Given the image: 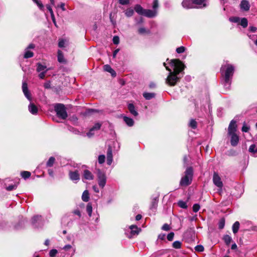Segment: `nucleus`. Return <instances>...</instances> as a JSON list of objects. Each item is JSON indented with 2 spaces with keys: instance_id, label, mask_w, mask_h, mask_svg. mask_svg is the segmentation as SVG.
<instances>
[{
  "instance_id": "nucleus-1",
  "label": "nucleus",
  "mask_w": 257,
  "mask_h": 257,
  "mask_svg": "<svg viewBox=\"0 0 257 257\" xmlns=\"http://www.w3.org/2000/svg\"><path fill=\"white\" fill-rule=\"evenodd\" d=\"M234 72V67L231 64H222L220 68V72L223 77L222 83L226 90L230 89L231 80Z\"/></svg>"
},
{
  "instance_id": "nucleus-2",
  "label": "nucleus",
  "mask_w": 257,
  "mask_h": 257,
  "mask_svg": "<svg viewBox=\"0 0 257 257\" xmlns=\"http://www.w3.org/2000/svg\"><path fill=\"white\" fill-rule=\"evenodd\" d=\"M170 64L172 67H174V71H172V73L178 76L185 67V65L179 59H172Z\"/></svg>"
},
{
  "instance_id": "nucleus-3",
  "label": "nucleus",
  "mask_w": 257,
  "mask_h": 257,
  "mask_svg": "<svg viewBox=\"0 0 257 257\" xmlns=\"http://www.w3.org/2000/svg\"><path fill=\"white\" fill-rule=\"evenodd\" d=\"M193 169L191 167L187 168L185 172V176L182 178L180 185L181 186H187L190 185L192 180Z\"/></svg>"
},
{
  "instance_id": "nucleus-4",
  "label": "nucleus",
  "mask_w": 257,
  "mask_h": 257,
  "mask_svg": "<svg viewBox=\"0 0 257 257\" xmlns=\"http://www.w3.org/2000/svg\"><path fill=\"white\" fill-rule=\"evenodd\" d=\"M167 70L169 71V74L166 80V83L171 86H175L179 81L180 77L172 73V70L169 67L166 66V63H163Z\"/></svg>"
},
{
  "instance_id": "nucleus-5",
  "label": "nucleus",
  "mask_w": 257,
  "mask_h": 257,
  "mask_svg": "<svg viewBox=\"0 0 257 257\" xmlns=\"http://www.w3.org/2000/svg\"><path fill=\"white\" fill-rule=\"evenodd\" d=\"M54 109L57 113V115L59 117L63 119H65L67 117L68 114L66 111V107L63 104H56L54 106Z\"/></svg>"
},
{
  "instance_id": "nucleus-6",
  "label": "nucleus",
  "mask_w": 257,
  "mask_h": 257,
  "mask_svg": "<svg viewBox=\"0 0 257 257\" xmlns=\"http://www.w3.org/2000/svg\"><path fill=\"white\" fill-rule=\"evenodd\" d=\"M213 182L214 184L218 188V192L219 194L222 192L223 183L221 178L216 172H214L213 176Z\"/></svg>"
},
{
  "instance_id": "nucleus-7",
  "label": "nucleus",
  "mask_w": 257,
  "mask_h": 257,
  "mask_svg": "<svg viewBox=\"0 0 257 257\" xmlns=\"http://www.w3.org/2000/svg\"><path fill=\"white\" fill-rule=\"evenodd\" d=\"M32 223L35 227H41L43 225L42 216L40 215L34 216L32 219Z\"/></svg>"
},
{
  "instance_id": "nucleus-8",
  "label": "nucleus",
  "mask_w": 257,
  "mask_h": 257,
  "mask_svg": "<svg viewBox=\"0 0 257 257\" xmlns=\"http://www.w3.org/2000/svg\"><path fill=\"white\" fill-rule=\"evenodd\" d=\"M97 176L98 185L100 187L103 188L106 184V176L105 174L100 171L98 172Z\"/></svg>"
},
{
  "instance_id": "nucleus-9",
  "label": "nucleus",
  "mask_w": 257,
  "mask_h": 257,
  "mask_svg": "<svg viewBox=\"0 0 257 257\" xmlns=\"http://www.w3.org/2000/svg\"><path fill=\"white\" fill-rule=\"evenodd\" d=\"M129 230L127 231H130L129 234L127 232H125L127 236L129 238H132L133 236L137 235L139 233V228L136 225H132L129 227Z\"/></svg>"
},
{
  "instance_id": "nucleus-10",
  "label": "nucleus",
  "mask_w": 257,
  "mask_h": 257,
  "mask_svg": "<svg viewBox=\"0 0 257 257\" xmlns=\"http://www.w3.org/2000/svg\"><path fill=\"white\" fill-rule=\"evenodd\" d=\"M69 176L70 179L75 183H77L80 180V174L77 170L69 171Z\"/></svg>"
},
{
  "instance_id": "nucleus-11",
  "label": "nucleus",
  "mask_w": 257,
  "mask_h": 257,
  "mask_svg": "<svg viewBox=\"0 0 257 257\" xmlns=\"http://www.w3.org/2000/svg\"><path fill=\"white\" fill-rule=\"evenodd\" d=\"M182 6L186 9L196 8L193 0H183L182 2Z\"/></svg>"
},
{
  "instance_id": "nucleus-12",
  "label": "nucleus",
  "mask_w": 257,
  "mask_h": 257,
  "mask_svg": "<svg viewBox=\"0 0 257 257\" xmlns=\"http://www.w3.org/2000/svg\"><path fill=\"white\" fill-rule=\"evenodd\" d=\"M22 89L23 91L24 92V94L25 96L27 97V98L30 100L31 101V94L29 91L27 83L26 81H23L22 84Z\"/></svg>"
},
{
  "instance_id": "nucleus-13",
  "label": "nucleus",
  "mask_w": 257,
  "mask_h": 257,
  "mask_svg": "<svg viewBox=\"0 0 257 257\" xmlns=\"http://www.w3.org/2000/svg\"><path fill=\"white\" fill-rule=\"evenodd\" d=\"M228 134L229 136H231V140H230L231 145L233 147L236 146L239 142L238 136L236 134V133H228Z\"/></svg>"
},
{
  "instance_id": "nucleus-14",
  "label": "nucleus",
  "mask_w": 257,
  "mask_h": 257,
  "mask_svg": "<svg viewBox=\"0 0 257 257\" xmlns=\"http://www.w3.org/2000/svg\"><path fill=\"white\" fill-rule=\"evenodd\" d=\"M196 8H203L207 6L206 0H193Z\"/></svg>"
},
{
  "instance_id": "nucleus-15",
  "label": "nucleus",
  "mask_w": 257,
  "mask_h": 257,
  "mask_svg": "<svg viewBox=\"0 0 257 257\" xmlns=\"http://www.w3.org/2000/svg\"><path fill=\"white\" fill-rule=\"evenodd\" d=\"M237 125L236 124V121L234 120H232L229 125L228 128V133H235L236 131Z\"/></svg>"
},
{
  "instance_id": "nucleus-16",
  "label": "nucleus",
  "mask_w": 257,
  "mask_h": 257,
  "mask_svg": "<svg viewBox=\"0 0 257 257\" xmlns=\"http://www.w3.org/2000/svg\"><path fill=\"white\" fill-rule=\"evenodd\" d=\"M240 9L244 11H248L250 9L249 2L246 0H242L240 4Z\"/></svg>"
},
{
  "instance_id": "nucleus-17",
  "label": "nucleus",
  "mask_w": 257,
  "mask_h": 257,
  "mask_svg": "<svg viewBox=\"0 0 257 257\" xmlns=\"http://www.w3.org/2000/svg\"><path fill=\"white\" fill-rule=\"evenodd\" d=\"M156 10H146L143 16L148 18H154L157 15Z\"/></svg>"
},
{
  "instance_id": "nucleus-18",
  "label": "nucleus",
  "mask_w": 257,
  "mask_h": 257,
  "mask_svg": "<svg viewBox=\"0 0 257 257\" xmlns=\"http://www.w3.org/2000/svg\"><path fill=\"white\" fill-rule=\"evenodd\" d=\"M112 162V149L110 147H109L107 151V164L110 165Z\"/></svg>"
},
{
  "instance_id": "nucleus-19",
  "label": "nucleus",
  "mask_w": 257,
  "mask_h": 257,
  "mask_svg": "<svg viewBox=\"0 0 257 257\" xmlns=\"http://www.w3.org/2000/svg\"><path fill=\"white\" fill-rule=\"evenodd\" d=\"M83 177L86 180H92L93 179V175L92 173L88 170H85L83 172Z\"/></svg>"
},
{
  "instance_id": "nucleus-20",
  "label": "nucleus",
  "mask_w": 257,
  "mask_h": 257,
  "mask_svg": "<svg viewBox=\"0 0 257 257\" xmlns=\"http://www.w3.org/2000/svg\"><path fill=\"white\" fill-rule=\"evenodd\" d=\"M29 111L33 114H37L38 112L37 107L33 103H30L28 106Z\"/></svg>"
},
{
  "instance_id": "nucleus-21",
  "label": "nucleus",
  "mask_w": 257,
  "mask_h": 257,
  "mask_svg": "<svg viewBox=\"0 0 257 257\" xmlns=\"http://www.w3.org/2000/svg\"><path fill=\"white\" fill-rule=\"evenodd\" d=\"M135 11L139 15H144L145 9L140 5H136L134 7Z\"/></svg>"
},
{
  "instance_id": "nucleus-22",
  "label": "nucleus",
  "mask_w": 257,
  "mask_h": 257,
  "mask_svg": "<svg viewBox=\"0 0 257 257\" xmlns=\"http://www.w3.org/2000/svg\"><path fill=\"white\" fill-rule=\"evenodd\" d=\"M128 109L132 114L136 116L138 115V113L135 109L134 105L132 103L128 104Z\"/></svg>"
},
{
  "instance_id": "nucleus-23",
  "label": "nucleus",
  "mask_w": 257,
  "mask_h": 257,
  "mask_svg": "<svg viewBox=\"0 0 257 257\" xmlns=\"http://www.w3.org/2000/svg\"><path fill=\"white\" fill-rule=\"evenodd\" d=\"M103 68H104V70L105 71L109 72L110 73H111V74L112 76H115L116 75V73L115 72V71L111 68V67L109 65H105L103 66Z\"/></svg>"
},
{
  "instance_id": "nucleus-24",
  "label": "nucleus",
  "mask_w": 257,
  "mask_h": 257,
  "mask_svg": "<svg viewBox=\"0 0 257 257\" xmlns=\"http://www.w3.org/2000/svg\"><path fill=\"white\" fill-rule=\"evenodd\" d=\"M123 119V121L129 126H132L134 125V121L132 118L127 117V116H124Z\"/></svg>"
},
{
  "instance_id": "nucleus-25",
  "label": "nucleus",
  "mask_w": 257,
  "mask_h": 257,
  "mask_svg": "<svg viewBox=\"0 0 257 257\" xmlns=\"http://www.w3.org/2000/svg\"><path fill=\"white\" fill-rule=\"evenodd\" d=\"M143 95L145 98L147 100H150L154 98L156 96V94L155 93L149 92H144Z\"/></svg>"
},
{
  "instance_id": "nucleus-26",
  "label": "nucleus",
  "mask_w": 257,
  "mask_h": 257,
  "mask_svg": "<svg viewBox=\"0 0 257 257\" xmlns=\"http://www.w3.org/2000/svg\"><path fill=\"white\" fill-rule=\"evenodd\" d=\"M37 71L38 72H41L44 71H48V69L46 68V66L45 65H43L40 63L37 64Z\"/></svg>"
},
{
  "instance_id": "nucleus-27",
  "label": "nucleus",
  "mask_w": 257,
  "mask_h": 257,
  "mask_svg": "<svg viewBox=\"0 0 257 257\" xmlns=\"http://www.w3.org/2000/svg\"><path fill=\"white\" fill-rule=\"evenodd\" d=\"M89 199V194L88 191L86 190H85L82 195V200L84 202H88Z\"/></svg>"
},
{
  "instance_id": "nucleus-28",
  "label": "nucleus",
  "mask_w": 257,
  "mask_h": 257,
  "mask_svg": "<svg viewBox=\"0 0 257 257\" xmlns=\"http://www.w3.org/2000/svg\"><path fill=\"white\" fill-rule=\"evenodd\" d=\"M46 7L51 14V17L52 20L53 21V22L54 23V25L56 26V20L55 19L54 14V13L53 12V10L51 8V6L49 5H47L46 6Z\"/></svg>"
},
{
  "instance_id": "nucleus-29",
  "label": "nucleus",
  "mask_w": 257,
  "mask_h": 257,
  "mask_svg": "<svg viewBox=\"0 0 257 257\" xmlns=\"http://www.w3.org/2000/svg\"><path fill=\"white\" fill-rule=\"evenodd\" d=\"M248 151L254 156H257V147L254 144L251 145L249 147Z\"/></svg>"
},
{
  "instance_id": "nucleus-30",
  "label": "nucleus",
  "mask_w": 257,
  "mask_h": 257,
  "mask_svg": "<svg viewBox=\"0 0 257 257\" xmlns=\"http://www.w3.org/2000/svg\"><path fill=\"white\" fill-rule=\"evenodd\" d=\"M58 61L60 63H65L66 62L63 53L60 50H59L58 52Z\"/></svg>"
},
{
  "instance_id": "nucleus-31",
  "label": "nucleus",
  "mask_w": 257,
  "mask_h": 257,
  "mask_svg": "<svg viewBox=\"0 0 257 257\" xmlns=\"http://www.w3.org/2000/svg\"><path fill=\"white\" fill-rule=\"evenodd\" d=\"M239 222L238 221H236L232 225V231L234 233H236L237 232L239 228Z\"/></svg>"
},
{
  "instance_id": "nucleus-32",
  "label": "nucleus",
  "mask_w": 257,
  "mask_h": 257,
  "mask_svg": "<svg viewBox=\"0 0 257 257\" xmlns=\"http://www.w3.org/2000/svg\"><path fill=\"white\" fill-rule=\"evenodd\" d=\"M158 198L156 197L153 200V201L152 202L151 205L150 206V209H152V210L156 209L157 205H158Z\"/></svg>"
},
{
  "instance_id": "nucleus-33",
  "label": "nucleus",
  "mask_w": 257,
  "mask_h": 257,
  "mask_svg": "<svg viewBox=\"0 0 257 257\" xmlns=\"http://www.w3.org/2000/svg\"><path fill=\"white\" fill-rule=\"evenodd\" d=\"M134 14V11L132 8H128L125 11V15L127 17H132Z\"/></svg>"
},
{
  "instance_id": "nucleus-34",
  "label": "nucleus",
  "mask_w": 257,
  "mask_h": 257,
  "mask_svg": "<svg viewBox=\"0 0 257 257\" xmlns=\"http://www.w3.org/2000/svg\"><path fill=\"white\" fill-rule=\"evenodd\" d=\"M223 240L227 245H229L232 241L231 236L229 235H225L223 236Z\"/></svg>"
},
{
  "instance_id": "nucleus-35",
  "label": "nucleus",
  "mask_w": 257,
  "mask_h": 257,
  "mask_svg": "<svg viewBox=\"0 0 257 257\" xmlns=\"http://www.w3.org/2000/svg\"><path fill=\"white\" fill-rule=\"evenodd\" d=\"M55 159L54 157H50L46 163L47 166L49 167H51L53 166V165L55 162Z\"/></svg>"
},
{
  "instance_id": "nucleus-36",
  "label": "nucleus",
  "mask_w": 257,
  "mask_h": 257,
  "mask_svg": "<svg viewBox=\"0 0 257 257\" xmlns=\"http://www.w3.org/2000/svg\"><path fill=\"white\" fill-rule=\"evenodd\" d=\"M101 126V123L97 122L96 123L93 127L91 128V132H95L99 130Z\"/></svg>"
},
{
  "instance_id": "nucleus-37",
  "label": "nucleus",
  "mask_w": 257,
  "mask_h": 257,
  "mask_svg": "<svg viewBox=\"0 0 257 257\" xmlns=\"http://www.w3.org/2000/svg\"><path fill=\"white\" fill-rule=\"evenodd\" d=\"M31 173L28 171H23L21 172V176L25 179L29 178L31 176Z\"/></svg>"
},
{
  "instance_id": "nucleus-38",
  "label": "nucleus",
  "mask_w": 257,
  "mask_h": 257,
  "mask_svg": "<svg viewBox=\"0 0 257 257\" xmlns=\"http://www.w3.org/2000/svg\"><path fill=\"white\" fill-rule=\"evenodd\" d=\"M178 206L183 209H186L187 208V205L186 202L182 200H180L178 202Z\"/></svg>"
},
{
  "instance_id": "nucleus-39",
  "label": "nucleus",
  "mask_w": 257,
  "mask_h": 257,
  "mask_svg": "<svg viewBox=\"0 0 257 257\" xmlns=\"http://www.w3.org/2000/svg\"><path fill=\"white\" fill-rule=\"evenodd\" d=\"M240 24L243 28H246L247 26V24H248L247 20L245 18H242L241 19Z\"/></svg>"
},
{
  "instance_id": "nucleus-40",
  "label": "nucleus",
  "mask_w": 257,
  "mask_h": 257,
  "mask_svg": "<svg viewBox=\"0 0 257 257\" xmlns=\"http://www.w3.org/2000/svg\"><path fill=\"white\" fill-rule=\"evenodd\" d=\"M33 55H34V54L32 52H31L28 50H26V51L25 53V54H24V58H31L33 56Z\"/></svg>"
},
{
  "instance_id": "nucleus-41",
  "label": "nucleus",
  "mask_w": 257,
  "mask_h": 257,
  "mask_svg": "<svg viewBox=\"0 0 257 257\" xmlns=\"http://www.w3.org/2000/svg\"><path fill=\"white\" fill-rule=\"evenodd\" d=\"M86 211L89 216H91L92 212V207L90 203H88L86 206Z\"/></svg>"
},
{
  "instance_id": "nucleus-42",
  "label": "nucleus",
  "mask_w": 257,
  "mask_h": 257,
  "mask_svg": "<svg viewBox=\"0 0 257 257\" xmlns=\"http://www.w3.org/2000/svg\"><path fill=\"white\" fill-rule=\"evenodd\" d=\"M225 225V219L224 218H222L220 219L218 222V228L219 229H223Z\"/></svg>"
},
{
  "instance_id": "nucleus-43",
  "label": "nucleus",
  "mask_w": 257,
  "mask_h": 257,
  "mask_svg": "<svg viewBox=\"0 0 257 257\" xmlns=\"http://www.w3.org/2000/svg\"><path fill=\"white\" fill-rule=\"evenodd\" d=\"M173 247L176 249H179L181 247V242L179 241H175L173 243Z\"/></svg>"
},
{
  "instance_id": "nucleus-44",
  "label": "nucleus",
  "mask_w": 257,
  "mask_h": 257,
  "mask_svg": "<svg viewBox=\"0 0 257 257\" xmlns=\"http://www.w3.org/2000/svg\"><path fill=\"white\" fill-rule=\"evenodd\" d=\"M17 186H18V184H15L14 185H9V186L7 187L6 188V189L7 191H10L13 190L14 189H16L17 188Z\"/></svg>"
},
{
  "instance_id": "nucleus-45",
  "label": "nucleus",
  "mask_w": 257,
  "mask_h": 257,
  "mask_svg": "<svg viewBox=\"0 0 257 257\" xmlns=\"http://www.w3.org/2000/svg\"><path fill=\"white\" fill-rule=\"evenodd\" d=\"M189 126L193 129L197 127V122L194 119H191L190 120Z\"/></svg>"
},
{
  "instance_id": "nucleus-46",
  "label": "nucleus",
  "mask_w": 257,
  "mask_h": 257,
  "mask_svg": "<svg viewBox=\"0 0 257 257\" xmlns=\"http://www.w3.org/2000/svg\"><path fill=\"white\" fill-rule=\"evenodd\" d=\"M105 157L103 155H99L98 158V163L100 164H103L105 161Z\"/></svg>"
},
{
  "instance_id": "nucleus-47",
  "label": "nucleus",
  "mask_w": 257,
  "mask_h": 257,
  "mask_svg": "<svg viewBox=\"0 0 257 257\" xmlns=\"http://www.w3.org/2000/svg\"><path fill=\"white\" fill-rule=\"evenodd\" d=\"M34 3H35L37 6H38V7L39 8V9L41 10H44V6L42 4V3L40 2V1L39 0H36L35 1H33Z\"/></svg>"
},
{
  "instance_id": "nucleus-48",
  "label": "nucleus",
  "mask_w": 257,
  "mask_h": 257,
  "mask_svg": "<svg viewBox=\"0 0 257 257\" xmlns=\"http://www.w3.org/2000/svg\"><path fill=\"white\" fill-rule=\"evenodd\" d=\"M185 50V48L183 46H181L176 49L177 53L180 54L183 53Z\"/></svg>"
},
{
  "instance_id": "nucleus-49",
  "label": "nucleus",
  "mask_w": 257,
  "mask_h": 257,
  "mask_svg": "<svg viewBox=\"0 0 257 257\" xmlns=\"http://www.w3.org/2000/svg\"><path fill=\"white\" fill-rule=\"evenodd\" d=\"M57 252H58V251L56 249H53L50 251L49 255L51 257H54L56 255V254L57 253Z\"/></svg>"
},
{
  "instance_id": "nucleus-50",
  "label": "nucleus",
  "mask_w": 257,
  "mask_h": 257,
  "mask_svg": "<svg viewBox=\"0 0 257 257\" xmlns=\"http://www.w3.org/2000/svg\"><path fill=\"white\" fill-rule=\"evenodd\" d=\"M200 209V205L198 204H195L193 206V211L194 212H197Z\"/></svg>"
},
{
  "instance_id": "nucleus-51",
  "label": "nucleus",
  "mask_w": 257,
  "mask_h": 257,
  "mask_svg": "<svg viewBox=\"0 0 257 257\" xmlns=\"http://www.w3.org/2000/svg\"><path fill=\"white\" fill-rule=\"evenodd\" d=\"M174 236V232H171L168 234L167 238L169 241H172L173 239Z\"/></svg>"
},
{
  "instance_id": "nucleus-52",
  "label": "nucleus",
  "mask_w": 257,
  "mask_h": 257,
  "mask_svg": "<svg viewBox=\"0 0 257 257\" xmlns=\"http://www.w3.org/2000/svg\"><path fill=\"white\" fill-rule=\"evenodd\" d=\"M112 41H113V43L114 44H118L119 42V38L118 36H114L113 39H112Z\"/></svg>"
},
{
  "instance_id": "nucleus-53",
  "label": "nucleus",
  "mask_w": 257,
  "mask_h": 257,
  "mask_svg": "<svg viewBox=\"0 0 257 257\" xmlns=\"http://www.w3.org/2000/svg\"><path fill=\"white\" fill-rule=\"evenodd\" d=\"M159 7L158 1L154 0L153 4V8L156 10Z\"/></svg>"
},
{
  "instance_id": "nucleus-54",
  "label": "nucleus",
  "mask_w": 257,
  "mask_h": 257,
  "mask_svg": "<svg viewBox=\"0 0 257 257\" xmlns=\"http://www.w3.org/2000/svg\"><path fill=\"white\" fill-rule=\"evenodd\" d=\"M195 250L201 252L204 250V247L201 245H198L195 247Z\"/></svg>"
},
{
  "instance_id": "nucleus-55",
  "label": "nucleus",
  "mask_w": 257,
  "mask_h": 257,
  "mask_svg": "<svg viewBox=\"0 0 257 257\" xmlns=\"http://www.w3.org/2000/svg\"><path fill=\"white\" fill-rule=\"evenodd\" d=\"M249 130V127L246 125L245 123L243 124L242 127V131L243 132H247Z\"/></svg>"
},
{
  "instance_id": "nucleus-56",
  "label": "nucleus",
  "mask_w": 257,
  "mask_h": 257,
  "mask_svg": "<svg viewBox=\"0 0 257 257\" xmlns=\"http://www.w3.org/2000/svg\"><path fill=\"white\" fill-rule=\"evenodd\" d=\"M162 229L165 231H168L170 230V226L168 224L166 223L163 225Z\"/></svg>"
},
{
  "instance_id": "nucleus-57",
  "label": "nucleus",
  "mask_w": 257,
  "mask_h": 257,
  "mask_svg": "<svg viewBox=\"0 0 257 257\" xmlns=\"http://www.w3.org/2000/svg\"><path fill=\"white\" fill-rule=\"evenodd\" d=\"M65 41L63 39L62 40H60L59 41V43H58V46L60 47V48H63L64 47V45H65Z\"/></svg>"
},
{
  "instance_id": "nucleus-58",
  "label": "nucleus",
  "mask_w": 257,
  "mask_h": 257,
  "mask_svg": "<svg viewBox=\"0 0 257 257\" xmlns=\"http://www.w3.org/2000/svg\"><path fill=\"white\" fill-rule=\"evenodd\" d=\"M46 72V71L40 72V73L39 74V78L42 79H44L45 77Z\"/></svg>"
},
{
  "instance_id": "nucleus-59",
  "label": "nucleus",
  "mask_w": 257,
  "mask_h": 257,
  "mask_svg": "<svg viewBox=\"0 0 257 257\" xmlns=\"http://www.w3.org/2000/svg\"><path fill=\"white\" fill-rule=\"evenodd\" d=\"M129 2V0H119V4L122 5H128Z\"/></svg>"
},
{
  "instance_id": "nucleus-60",
  "label": "nucleus",
  "mask_w": 257,
  "mask_h": 257,
  "mask_svg": "<svg viewBox=\"0 0 257 257\" xmlns=\"http://www.w3.org/2000/svg\"><path fill=\"white\" fill-rule=\"evenodd\" d=\"M138 32L139 33V34H144V33H146L147 31H146V29L144 28H140L138 30Z\"/></svg>"
},
{
  "instance_id": "nucleus-61",
  "label": "nucleus",
  "mask_w": 257,
  "mask_h": 257,
  "mask_svg": "<svg viewBox=\"0 0 257 257\" xmlns=\"http://www.w3.org/2000/svg\"><path fill=\"white\" fill-rule=\"evenodd\" d=\"M87 136L89 138H91L94 135V132H91V128L89 130V131L87 133Z\"/></svg>"
},
{
  "instance_id": "nucleus-62",
  "label": "nucleus",
  "mask_w": 257,
  "mask_h": 257,
  "mask_svg": "<svg viewBox=\"0 0 257 257\" xmlns=\"http://www.w3.org/2000/svg\"><path fill=\"white\" fill-rule=\"evenodd\" d=\"M166 235L165 234H160L158 236V238L161 240H164L165 238Z\"/></svg>"
},
{
  "instance_id": "nucleus-63",
  "label": "nucleus",
  "mask_w": 257,
  "mask_h": 257,
  "mask_svg": "<svg viewBox=\"0 0 257 257\" xmlns=\"http://www.w3.org/2000/svg\"><path fill=\"white\" fill-rule=\"evenodd\" d=\"M72 247V246L70 244H67V245H65L63 249L65 250H68L69 249H70Z\"/></svg>"
},
{
  "instance_id": "nucleus-64",
  "label": "nucleus",
  "mask_w": 257,
  "mask_h": 257,
  "mask_svg": "<svg viewBox=\"0 0 257 257\" xmlns=\"http://www.w3.org/2000/svg\"><path fill=\"white\" fill-rule=\"evenodd\" d=\"M73 213L76 214V215H77L78 216H79V217L81 216V212L80 211L77 209V210H75L74 211H73Z\"/></svg>"
}]
</instances>
